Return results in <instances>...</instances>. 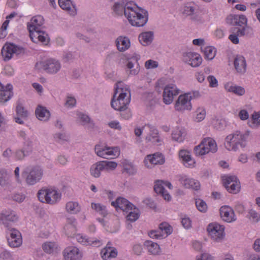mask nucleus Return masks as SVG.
Returning <instances> with one entry per match:
<instances>
[{"instance_id": "44", "label": "nucleus", "mask_w": 260, "mask_h": 260, "mask_svg": "<svg viewBox=\"0 0 260 260\" xmlns=\"http://www.w3.org/2000/svg\"><path fill=\"white\" fill-rule=\"evenodd\" d=\"M204 54L206 59L211 60L215 57L216 50L211 46H207L204 48Z\"/></svg>"}, {"instance_id": "2", "label": "nucleus", "mask_w": 260, "mask_h": 260, "mask_svg": "<svg viewBox=\"0 0 260 260\" xmlns=\"http://www.w3.org/2000/svg\"><path fill=\"white\" fill-rule=\"evenodd\" d=\"M44 23L43 17L41 15H37L33 17L27 23L30 38L35 43L40 42L46 44L48 42V35L42 30Z\"/></svg>"}, {"instance_id": "26", "label": "nucleus", "mask_w": 260, "mask_h": 260, "mask_svg": "<svg viewBox=\"0 0 260 260\" xmlns=\"http://www.w3.org/2000/svg\"><path fill=\"white\" fill-rule=\"evenodd\" d=\"M234 64L235 69L238 74L243 75L246 72L247 63L244 56L242 55H237L234 58Z\"/></svg>"}, {"instance_id": "21", "label": "nucleus", "mask_w": 260, "mask_h": 260, "mask_svg": "<svg viewBox=\"0 0 260 260\" xmlns=\"http://www.w3.org/2000/svg\"><path fill=\"white\" fill-rule=\"evenodd\" d=\"M8 232L10 235V237L8 238V242L10 246L12 247L20 246L22 242L20 232L16 229H10Z\"/></svg>"}, {"instance_id": "29", "label": "nucleus", "mask_w": 260, "mask_h": 260, "mask_svg": "<svg viewBox=\"0 0 260 260\" xmlns=\"http://www.w3.org/2000/svg\"><path fill=\"white\" fill-rule=\"evenodd\" d=\"M226 21L228 23L240 26L243 25H247V19L244 15H230L227 17Z\"/></svg>"}, {"instance_id": "22", "label": "nucleus", "mask_w": 260, "mask_h": 260, "mask_svg": "<svg viewBox=\"0 0 260 260\" xmlns=\"http://www.w3.org/2000/svg\"><path fill=\"white\" fill-rule=\"evenodd\" d=\"M164 162L165 158L161 153L148 155L144 160L145 166L148 168H151L152 165H162Z\"/></svg>"}, {"instance_id": "28", "label": "nucleus", "mask_w": 260, "mask_h": 260, "mask_svg": "<svg viewBox=\"0 0 260 260\" xmlns=\"http://www.w3.org/2000/svg\"><path fill=\"white\" fill-rule=\"evenodd\" d=\"M12 88L11 84L4 87L0 82V103H4L11 99L13 94Z\"/></svg>"}, {"instance_id": "54", "label": "nucleus", "mask_w": 260, "mask_h": 260, "mask_svg": "<svg viewBox=\"0 0 260 260\" xmlns=\"http://www.w3.org/2000/svg\"><path fill=\"white\" fill-rule=\"evenodd\" d=\"M139 217V214L138 210H134V211H131L129 212L126 216L127 219L131 222H134L136 221Z\"/></svg>"}, {"instance_id": "36", "label": "nucleus", "mask_w": 260, "mask_h": 260, "mask_svg": "<svg viewBox=\"0 0 260 260\" xmlns=\"http://www.w3.org/2000/svg\"><path fill=\"white\" fill-rule=\"evenodd\" d=\"M224 88L228 92H233L239 96H242L245 93V89L243 87L232 85L229 83L224 85Z\"/></svg>"}, {"instance_id": "62", "label": "nucleus", "mask_w": 260, "mask_h": 260, "mask_svg": "<svg viewBox=\"0 0 260 260\" xmlns=\"http://www.w3.org/2000/svg\"><path fill=\"white\" fill-rule=\"evenodd\" d=\"M12 198L14 201L18 203H21L24 200L25 197L21 193H15Z\"/></svg>"}, {"instance_id": "64", "label": "nucleus", "mask_w": 260, "mask_h": 260, "mask_svg": "<svg viewBox=\"0 0 260 260\" xmlns=\"http://www.w3.org/2000/svg\"><path fill=\"white\" fill-rule=\"evenodd\" d=\"M239 117L242 120H245L249 118V114L246 110H241L239 113Z\"/></svg>"}, {"instance_id": "6", "label": "nucleus", "mask_w": 260, "mask_h": 260, "mask_svg": "<svg viewBox=\"0 0 260 260\" xmlns=\"http://www.w3.org/2000/svg\"><path fill=\"white\" fill-rule=\"evenodd\" d=\"M43 175V169L38 166L26 167L22 173V176L28 185H34L39 182Z\"/></svg>"}, {"instance_id": "15", "label": "nucleus", "mask_w": 260, "mask_h": 260, "mask_svg": "<svg viewBox=\"0 0 260 260\" xmlns=\"http://www.w3.org/2000/svg\"><path fill=\"white\" fill-rule=\"evenodd\" d=\"M23 52L22 47H19L14 44L7 43L3 47L1 51L2 55L5 61L9 60L14 54H20Z\"/></svg>"}, {"instance_id": "56", "label": "nucleus", "mask_w": 260, "mask_h": 260, "mask_svg": "<svg viewBox=\"0 0 260 260\" xmlns=\"http://www.w3.org/2000/svg\"><path fill=\"white\" fill-rule=\"evenodd\" d=\"M252 123L257 126L260 125V111L254 112L251 115Z\"/></svg>"}, {"instance_id": "58", "label": "nucleus", "mask_w": 260, "mask_h": 260, "mask_svg": "<svg viewBox=\"0 0 260 260\" xmlns=\"http://www.w3.org/2000/svg\"><path fill=\"white\" fill-rule=\"evenodd\" d=\"M158 63L157 61L149 59L145 63V67L147 69H152L156 68Z\"/></svg>"}, {"instance_id": "30", "label": "nucleus", "mask_w": 260, "mask_h": 260, "mask_svg": "<svg viewBox=\"0 0 260 260\" xmlns=\"http://www.w3.org/2000/svg\"><path fill=\"white\" fill-rule=\"evenodd\" d=\"M78 242L85 245H91L92 246L98 247L102 244V242L99 239H93V238H88L83 236L81 234H77L75 236Z\"/></svg>"}, {"instance_id": "5", "label": "nucleus", "mask_w": 260, "mask_h": 260, "mask_svg": "<svg viewBox=\"0 0 260 260\" xmlns=\"http://www.w3.org/2000/svg\"><path fill=\"white\" fill-rule=\"evenodd\" d=\"M200 96V93L198 91H193L180 95L175 103V110L181 112L185 110H191L192 109L191 100Z\"/></svg>"}, {"instance_id": "42", "label": "nucleus", "mask_w": 260, "mask_h": 260, "mask_svg": "<svg viewBox=\"0 0 260 260\" xmlns=\"http://www.w3.org/2000/svg\"><path fill=\"white\" fill-rule=\"evenodd\" d=\"M66 211L70 214H77L81 210V207L77 202L70 201L66 205Z\"/></svg>"}, {"instance_id": "25", "label": "nucleus", "mask_w": 260, "mask_h": 260, "mask_svg": "<svg viewBox=\"0 0 260 260\" xmlns=\"http://www.w3.org/2000/svg\"><path fill=\"white\" fill-rule=\"evenodd\" d=\"M111 205L114 206L117 210H121L123 211H128L132 210L134 205L128 202L126 199L123 198H118L115 201H113Z\"/></svg>"}, {"instance_id": "33", "label": "nucleus", "mask_w": 260, "mask_h": 260, "mask_svg": "<svg viewBox=\"0 0 260 260\" xmlns=\"http://www.w3.org/2000/svg\"><path fill=\"white\" fill-rule=\"evenodd\" d=\"M37 118L41 121H46L50 116V112L44 107L39 105L35 110Z\"/></svg>"}, {"instance_id": "4", "label": "nucleus", "mask_w": 260, "mask_h": 260, "mask_svg": "<svg viewBox=\"0 0 260 260\" xmlns=\"http://www.w3.org/2000/svg\"><path fill=\"white\" fill-rule=\"evenodd\" d=\"M249 135V131H246L244 133L240 131H236L233 134L228 135L225 138L224 143L225 148L228 150L234 151L238 150L240 148H244Z\"/></svg>"}, {"instance_id": "60", "label": "nucleus", "mask_w": 260, "mask_h": 260, "mask_svg": "<svg viewBox=\"0 0 260 260\" xmlns=\"http://www.w3.org/2000/svg\"><path fill=\"white\" fill-rule=\"evenodd\" d=\"M108 125L111 128L116 129L118 131H121L122 127L120 123L117 121H112L108 123Z\"/></svg>"}, {"instance_id": "45", "label": "nucleus", "mask_w": 260, "mask_h": 260, "mask_svg": "<svg viewBox=\"0 0 260 260\" xmlns=\"http://www.w3.org/2000/svg\"><path fill=\"white\" fill-rule=\"evenodd\" d=\"M159 230L165 235V237L170 235L172 232V228L167 222H163L159 225Z\"/></svg>"}, {"instance_id": "63", "label": "nucleus", "mask_w": 260, "mask_h": 260, "mask_svg": "<svg viewBox=\"0 0 260 260\" xmlns=\"http://www.w3.org/2000/svg\"><path fill=\"white\" fill-rule=\"evenodd\" d=\"M133 249L134 252L138 255H140L143 251L142 245L139 244H135L133 246Z\"/></svg>"}, {"instance_id": "52", "label": "nucleus", "mask_w": 260, "mask_h": 260, "mask_svg": "<svg viewBox=\"0 0 260 260\" xmlns=\"http://www.w3.org/2000/svg\"><path fill=\"white\" fill-rule=\"evenodd\" d=\"M196 205L198 209L203 212L206 211L207 206L206 203L202 200L198 199L196 201Z\"/></svg>"}, {"instance_id": "10", "label": "nucleus", "mask_w": 260, "mask_h": 260, "mask_svg": "<svg viewBox=\"0 0 260 260\" xmlns=\"http://www.w3.org/2000/svg\"><path fill=\"white\" fill-rule=\"evenodd\" d=\"M60 62L54 58H49L44 61L38 62L36 68L38 70H44L47 73L55 74L58 73L61 69Z\"/></svg>"}, {"instance_id": "13", "label": "nucleus", "mask_w": 260, "mask_h": 260, "mask_svg": "<svg viewBox=\"0 0 260 260\" xmlns=\"http://www.w3.org/2000/svg\"><path fill=\"white\" fill-rule=\"evenodd\" d=\"M94 151L98 156L106 159H113L120 154L118 147H110L96 145Z\"/></svg>"}, {"instance_id": "41", "label": "nucleus", "mask_w": 260, "mask_h": 260, "mask_svg": "<svg viewBox=\"0 0 260 260\" xmlns=\"http://www.w3.org/2000/svg\"><path fill=\"white\" fill-rule=\"evenodd\" d=\"M185 135V132L183 128L176 127L172 133V139L178 142H181L183 141Z\"/></svg>"}, {"instance_id": "12", "label": "nucleus", "mask_w": 260, "mask_h": 260, "mask_svg": "<svg viewBox=\"0 0 260 260\" xmlns=\"http://www.w3.org/2000/svg\"><path fill=\"white\" fill-rule=\"evenodd\" d=\"M112 10L115 15L117 16H125L128 7L134 6V2L131 0H110Z\"/></svg>"}, {"instance_id": "11", "label": "nucleus", "mask_w": 260, "mask_h": 260, "mask_svg": "<svg viewBox=\"0 0 260 260\" xmlns=\"http://www.w3.org/2000/svg\"><path fill=\"white\" fill-rule=\"evenodd\" d=\"M145 133V140L147 143H151L153 145H160L162 140L159 136L158 129L153 125L148 124L143 127Z\"/></svg>"}, {"instance_id": "57", "label": "nucleus", "mask_w": 260, "mask_h": 260, "mask_svg": "<svg viewBox=\"0 0 260 260\" xmlns=\"http://www.w3.org/2000/svg\"><path fill=\"white\" fill-rule=\"evenodd\" d=\"M149 236L151 238L156 239H162L164 237V234L160 230L152 231L149 233Z\"/></svg>"}, {"instance_id": "39", "label": "nucleus", "mask_w": 260, "mask_h": 260, "mask_svg": "<svg viewBox=\"0 0 260 260\" xmlns=\"http://www.w3.org/2000/svg\"><path fill=\"white\" fill-rule=\"evenodd\" d=\"M139 41L144 46L150 44L153 39V32L151 31L141 33L139 37Z\"/></svg>"}, {"instance_id": "3", "label": "nucleus", "mask_w": 260, "mask_h": 260, "mask_svg": "<svg viewBox=\"0 0 260 260\" xmlns=\"http://www.w3.org/2000/svg\"><path fill=\"white\" fill-rule=\"evenodd\" d=\"M125 14V17L133 26H144L148 20V11L138 7L135 3L134 6L128 7Z\"/></svg>"}, {"instance_id": "23", "label": "nucleus", "mask_w": 260, "mask_h": 260, "mask_svg": "<svg viewBox=\"0 0 260 260\" xmlns=\"http://www.w3.org/2000/svg\"><path fill=\"white\" fill-rule=\"evenodd\" d=\"M178 180L180 183L186 188H192L198 190L200 187V182L196 180L190 178L185 175H180Z\"/></svg>"}, {"instance_id": "20", "label": "nucleus", "mask_w": 260, "mask_h": 260, "mask_svg": "<svg viewBox=\"0 0 260 260\" xmlns=\"http://www.w3.org/2000/svg\"><path fill=\"white\" fill-rule=\"evenodd\" d=\"M198 5L191 2L187 3L184 6L182 13L184 15L189 16L192 20L199 21L200 19L198 15Z\"/></svg>"}, {"instance_id": "43", "label": "nucleus", "mask_w": 260, "mask_h": 260, "mask_svg": "<svg viewBox=\"0 0 260 260\" xmlns=\"http://www.w3.org/2000/svg\"><path fill=\"white\" fill-rule=\"evenodd\" d=\"M91 207L93 210L103 216H105L107 214L106 207L100 203H92Z\"/></svg>"}, {"instance_id": "49", "label": "nucleus", "mask_w": 260, "mask_h": 260, "mask_svg": "<svg viewBox=\"0 0 260 260\" xmlns=\"http://www.w3.org/2000/svg\"><path fill=\"white\" fill-rule=\"evenodd\" d=\"M16 111L18 115L23 118L27 117L28 114V111L21 104H19L17 105L16 108Z\"/></svg>"}, {"instance_id": "59", "label": "nucleus", "mask_w": 260, "mask_h": 260, "mask_svg": "<svg viewBox=\"0 0 260 260\" xmlns=\"http://www.w3.org/2000/svg\"><path fill=\"white\" fill-rule=\"evenodd\" d=\"M207 80L209 83V86L211 87H216L218 86V81L216 78L212 75H210L207 77Z\"/></svg>"}, {"instance_id": "17", "label": "nucleus", "mask_w": 260, "mask_h": 260, "mask_svg": "<svg viewBox=\"0 0 260 260\" xmlns=\"http://www.w3.org/2000/svg\"><path fill=\"white\" fill-rule=\"evenodd\" d=\"M18 219L17 215L13 211H7L0 214V222L8 229V231L10 229H14L12 226Z\"/></svg>"}, {"instance_id": "51", "label": "nucleus", "mask_w": 260, "mask_h": 260, "mask_svg": "<svg viewBox=\"0 0 260 260\" xmlns=\"http://www.w3.org/2000/svg\"><path fill=\"white\" fill-rule=\"evenodd\" d=\"M64 231L68 237H72L76 234V226L75 225H65Z\"/></svg>"}, {"instance_id": "14", "label": "nucleus", "mask_w": 260, "mask_h": 260, "mask_svg": "<svg viewBox=\"0 0 260 260\" xmlns=\"http://www.w3.org/2000/svg\"><path fill=\"white\" fill-rule=\"evenodd\" d=\"M207 231L211 238L216 242H220L224 238V228L217 223L209 224Z\"/></svg>"}, {"instance_id": "55", "label": "nucleus", "mask_w": 260, "mask_h": 260, "mask_svg": "<svg viewBox=\"0 0 260 260\" xmlns=\"http://www.w3.org/2000/svg\"><path fill=\"white\" fill-rule=\"evenodd\" d=\"M76 104V99L72 96L68 95L67 96L66 103L64 104L65 106L68 108H73Z\"/></svg>"}, {"instance_id": "8", "label": "nucleus", "mask_w": 260, "mask_h": 260, "mask_svg": "<svg viewBox=\"0 0 260 260\" xmlns=\"http://www.w3.org/2000/svg\"><path fill=\"white\" fill-rule=\"evenodd\" d=\"M37 194L41 202L51 205L56 203L61 198L60 193L52 188H43L38 191Z\"/></svg>"}, {"instance_id": "19", "label": "nucleus", "mask_w": 260, "mask_h": 260, "mask_svg": "<svg viewBox=\"0 0 260 260\" xmlns=\"http://www.w3.org/2000/svg\"><path fill=\"white\" fill-rule=\"evenodd\" d=\"M182 59L183 62L193 68L200 66L202 62L201 56L197 53L191 52L184 53Z\"/></svg>"}, {"instance_id": "46", "label": "nucleus", "mask_w": 260, "mask_h": 260, "mask_svg": "<svg viewBox=\"0 0 260 260\" xmlns=\"http://www.w3.org/2000/svg\"><path fill=\"white\" fill-rule=\"evenodd\" d=\"M247 217L252 222H257L260 221V214L253 209L249 210Z\"/></svg>"}, {"instance_id": "61", "label": "nucleus", "mask_w": 260, "mask_h": 260, "mask_svg": "<svg viewBox=\"0 0 260 260\" xmlns=\"http://www.w3.org/2000/svg\"><path fill=\"white\" fill-rule=\"evenodd\" d=\"M181 223L185 229H188L191 227V221L188 217H184L182 219Z\"/></svg>"}, {"instance_id": "47", "label": "nucleus", "mask_w": 260, "mask_h": 260, "mask_svg": "<svg viewBox=\"0 0 260 260\" xmlns=\"http://www.w3.org/2000/svg\"><path fill=\"white\" fill-rule=\"evenodd\" d=\"M206 116V111L204 108L199 107L196 110V121L200 122L204 120Z\"/></svg>"}, {"instance_id": "37", "label": "nucleus", "mask_w": 260, "mask_h": 260, "mask_svg": "<svg viewBox=\"0 0 260 260\" xmlns=\"http://www.w3.org/2000/svg\"><path fill=\"white\" fill-rule=\"evenodd\" d=\"M179 156L182 158L184 165L186 167H192L193 166L195 162L192 158L189 152L185 150H181L179 152Z\"/></svg>"}, {"instance_id": "34", "label": "nucleus", "mask_w": 260, "mask_h": 260, "mask_svg": "<svg viewBox=\"0 0 260 260\" xmlns=\"http://www.w3.org/2000/svg\"><path fill=\"white\" fill-rule=\"evenodd\" d=\"M164 185V182L157 181L154 186V189L157 193L160 194L165 200L169 201L171 199V196L167 191L165 190Z\"/></svg>"}, {"instance_id": "18", "label": "nucleus", "mask_w": 260, "mask_h": 260, "mask_svg": "<svg viewBox=\"0 0 260 260\" xmlns=\"http://www.w3.org/2000/svg\"><path fill=\"white\" fill-rule=\"evenodd\" d=\"M224 185L226 190L230 193H236L240 189V182L235 176L225 177L223 179Z\"/></svg>"}, {"instance_id": "38", "label": "nucleus", "mask_w": 260, "mask_h": 260, "mask_svg": "<svg viewBox=\"0 0 260 260\" xmlns=\"http://www.w3.org/2000/svg\"><path fill=\"white\" fill-rule=\"evenodd\" d=\"M140 59V55L134 53L127 58V61H129L136 64V67L133 70H131L129 71V74L132 75H137L140 71V66L138 63L139 60Z\"/></svg>"}, {"instance_id": "24", "label": "nucleus", "mask_w": 260, "mask_h": 260, "mask_svg": "<svg viewBox=\"0 0 260 260\" xmlns=\"http://www.w3.org/2000/svg\"><path fill=\"white\" fill-rule=\"evenodd\" d=\"M220 213L222 219L227 222H232L236 220L233 209L228 206H222L220 209Z\"/></svg>"}, {"instance_id": "40", "label": "nucleus", "mask_w": 260, "mask_h": 260, "mask_svg": "<svg viewBox=\"0 0 260 260\" xmlns=\"http://www.w3.org/2000/svg\"><path fill=\"white\" fill-rule=\"evenodd\" d=\"M144 246L146 247L148 251L151 254H158L160 252L159 246L156 243L151 241H145Z\"/></svg>"}, {"instance_id": "7", "label": "nucleus", "mask_w": 260, "mask_h": 260, "mask_svg": "<svg viewBox=\"0 0 260 260\" xmlns=\"http://www.w3.org/2000/svg\"><path fill=\"white\" fill-rule=\"evenodd\" d=\"M117 167V163L114 161H99L91 166L89 169L90 174L92 177L98 178L101 176L102 171H113Z\"/></svg>"}, {"instance_id": "35", "label": "nucleus", "mask_w": 260, "mask_h": 260, "mask_svg": "<svg viewBox=\"0 0 260 260\" xmlns=\"http://www.w3.org/2000/svg\"><path fill=\"white\" fill-rule=\"evenodd\" d=\"M58 4L62 9L68 11L71 15L76 14L75 7L71 0H58Z\"/></svg>"}, {"instance_id": "31", "label": "nucleus", "mask_w": 260, "mask_h": 260, "mask_svg": "<svg viewBox=\"0 0 260 260\" xmlns=\"http://www.w3.org/2000/svg\"><path fill=\"white\" fill-rule=\"evenodd\" d=\"M77 117L81 124L88 129H92L94 127L93 121L87 115L79 112L77 113Z\"/></svg>"}, {"instance_id": "27", "label": "nucleus", "mask_w": 260, "mask_h": 260, "mask_svg": "<svg viewBox=\"0 0 260 260\" xmlns=\"http://www.w3.org/2000/svg\"><path fill=\"white\" fill-rule=\"evenodd\" d=\"M81 257V254L79 249L76 247H68L64 250L65 260H79Z\"/></svg>"}, {"instance_id": "32", "label": "nucleus", "mask_w": 260, "mask_h": 260, "mask_svg": "<svg viewBox=\"0 0 260 260\" xmlns=\"http://www.w3.org/2000/svg\"><path fill=\"white\" fill-rule=\"evenodd\" d=\"M117 49L120 52L125 51L128 49L130 46L131 43L129 39L126 37L119 36L115 41Z\"/></svg>"}, {"instance_id": "9", "label": "nucleus", "mask_w": 260, "mask_h": 260, "mask_svg": "<svg viewBox=\"0 0 260 260\" xmlns=\"http://www.w3.org/2000/svg\"><path fill=\"white\" fill-rule=\"evenodd\" d=\"M217 150L215 141L209 137L204 138L199 145L194 148V152L197 156L205 155L209 152L215 153Z\"/></svg>"}, {"instance_id": "48", "label": "nucleus", "mask_w": 260, "mask_h": 260, "mask_svg": "<svg viewBox=\"0 0 260 260\" xmlns=\"http://www.w3.org/2000/svg\"><path fill=\"white\" fill-rule=\"evenodd\" d=\"M42 247L46 252L51 253L56 248V244L54 242H46L43 244Z\"/></svg>"}, {"instance_id": "1", "label": "nucleus", "mask_w": 260, "mask_h": 260, "mask_svg": "<svg viewBox=\"0 0 260 260\" xmlns=\"http://www.w3.org/2000/svg\"><path fill=\"white\" fill-rule=\"evenodd\" d=\"M131 91L129 87L121 82L116 84L115 91L111 101V107L115 110L121 112V115L124 119H128L131 116L129 111H126L131 102Z\"/></svg>"}, {"instance_id": "16", "label": "nucleus", "mask_w": 260, "mask_h": 260, "mask_svg": "<svg viewBox=\"0 0 260 260\" xmlns=\"http://www.w3.org/2000/svg\"><path fill=\"white\" fill-rule=\"evenodd\" d=\"M179 89L174 84H169L165 86L163 92V101L169 105L173 101L174 98L180 93Z\"/></svg>"}, {"instance_id": "53", "label": "nucleus", "mask_w": 260, "mask_h": 260, "mask_svg": "<svg viewBox=\"0 0 260 260\" xmlns=\"http://www.w3.org/2000/svg\"><path fill=\"white\" fill-rule=\"evenodd\" d=\"M54 139L58 142H62L68 141L69 138L68 135L64 133H56L54 135Z\"/></svg>"}, {"instance_id": "50", "label": "nucleus", "mask_w": 260, "mask_h": 260, "mask_svg": "<svg viewBox=\"0 0 260 260\" xmlns=\"http://www.w3.org/2000/svg\"><path fill=\"white\" fill-rule=\"evenodd\" d=\"M8 174L5 169H0V185L5 186L7 184Z\"/></svg>"}]
</instances>
